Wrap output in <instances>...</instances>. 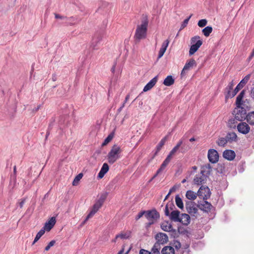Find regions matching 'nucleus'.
<instances>
[{
  "instance_id": "15",
  "label": "nucleus",
  "mask_w": 254,
  "mask_h": 254,
  "mask_svg": "<svg viewBox=\"0 0 254 254\" xmlns=\"http://www.w3.org/2000/svg\"><path fill=\"white\" fill-rule=\"evenodd\" d=\"M158 80V76L153 78L144 87L143 91L146 92L150 90L156 84Z\"/></svg>"
},
{
  "instance_id": "4",
  "label": "nucleus",
  "mask_w": 254,
  "mask_h": 254,
  "mask_svg": "<svg viewBox=\"0 0 254 254\" xmlns=\"http://www.w3.org/2000/svg\"><path fill=\"white\" fill-rule=\"evenodd\" d=\"M191 46L190 51L189 55H193L200 48L202 44V41L200 40V38L198 36H194L191 39Z\"/></svg>"
},
{
  "instance_id": "11",
  "label": "nucleus",
  "mask_w": 254,
  "mask_h": 254,
  "mask_svg": "<svg viewBox=\"0 0 254 254\" xmlns=\"http://www.w3.org/2000/svg\"><path fill=\"white\" fill-rule=\"evenodd\" d=\"M186 209L188 213L193 215H194L198 211V209L196 206L195 204L193 202H187Z\"/></svg>"
},
{
  "instance_id": "2",
  "label": "nucleus",
  "mask_w": 254,
  "mask_h": 254,
  "mask_svg": "<svg viewBox=\"0 0 254 254\" xmlns=\"http://www.w3.org/2000/svg\"><path fill=\"white\" fill-rule=\"evenodd\" d=\"M122 150L119 145H114L107 155L108 162L113 164L121 158V154Z\"/></svg>"
},
{
  "instance_id": "30",
  "label": "nucleus",
  "mask_w": 254,
  "mask_h": 254,
  "mask_svg": "<svg viewBox=\"0 0 254 254\" xmlns=\"http://www.w3.org/2000/svg\"><path fill=\"white\" fill-rule=\"evenodd\" d=\"M226 138L228 141L233 142L237 141L238 140V136L237 134L234 132L228 133L226 135Z\"/></svg>"
},
{
  "instance_id": "41",
  "label": "nucleus",
  "mask_w": 254,
  "mask_h": 254,
  "mask_svg": "<svg viewBox=\"0 0 254 254\" xmlns=\"http://www.w3.org/2000/svg\"><path fill=\"white\" fill-rule=\"evenodd\" d=\"M45 231V230L42 229L39 231V232L37 234L33 242V245H34L36 242H37L40 238L44 234Z\"/></svg>"
},
{
  "instance_id": "12",
  "label": "nucleus",
  "mask_w": 254,
  "mask_h": 254,
  "mask_svg": "<svg viewBox=\"0 0 254 254\" xmlns=\"http://www.w3.org/2000/svg\"><path fill=\"white\" fill-rule=\"evenodd\" d=\"M157 242L156 243H159L160 244H164L166 243L168 241V237L166 234L163 233H158L155 236Z\"/></svg>"
},
{
  "instance_id": "50",
  "label": "nucleus",
  "mask_w": 254,
  "mask_h": 254,
  "mask_svg": "<svg viewBox=\"0 0 254 254\" xmlns=\"http://www.w3.org/2000/svg\"><path fill=\"white\" fill-rule=\"evenodd\" d=\"M166 51V50L165 49L162 48H160L158 53V59H159L163 57Z\"/></svg>"
},
{
  "instance_id": "63",
  "label": "nucleus",
  "mask_w": 254,
  "mask_h": 254,
  "mask_svg": "<svg viewBox=\"0 0 254 254\" xmlns=\"http://www.w3.org/2000/svg\"><path fill=\"white\" fill-rule=\"evenodd\" d=\"M13 173H14V179H15V175H16V166H14V167H13Z\"/></svg>"
},
{
  "instance_id": "20",
  "label": "nucleus",
  "mask_w": 254,
  "mask_h": 254,
  "mask_svg": "<svg viewBox=\"0 0 254 254\" xmlns=\"http://www.w3.org/2000/svg\"><path fill=\"white\" fill-rule=\"evenodd\" d=\"M245 94V90H242L236 98V105L243 106L245 102L243 99Z\"/></svg>"
},
{
  "instance_id": "35",
  "label": "nucleus",
  "mask_w": 254,
  "mask_h": 254,
  "mask_svg": "<svg viewBox=\"0 0 254 254\" xmlns=\"http://www.w3.org/2000/svg\"><path fill=\"white\" fill-rule=\"evenodd\" d=\"M228 142L226 137H219L216 141L217 144L219 146L224 147Z\"/></svg>"
},
{
  "instance_id": "31",
  "label": "nucleus",
  "mask_w": 254,
  "mask_h": 254,
  "mask_svg": "<svg viewBox=\"0 0 254 254\" xmlns=\"http://www.w3.org/2000/svg\"><path fill=\"white\" fill-rule=\"evenodd\" d=\"M175 80L172 76L168 75L164 80L163 84L167 86H170L174 83Z\"/></svg>"
},
{
  "instance_id": "46",
  "label": "nucleus",
  "mask_w": 254,
  "mask_h": 254,
  "mask_svg": "<svg viewBox=\"0 0 254 254\" xmlns=\"http://www.w3.org/2000/svg\"><path fill=\"white\" fill-rule=\"evenodd\" d=\"M179 148L177 147L176 146L172 149L170 151L169 154L167 156L168 157H170V158H172V156L175 154V153L178 151Z\"/></svg>"
},
{
  "instance_id": "47",
  "label": "nucleus",
  "mask_w": 254,
  "mask_h": 254,
  "mask_svg": "<svg viewBox=\"0 0 254 254\" xmlns=\"http://www.w3.org/2000/svg\"><path fill=\"white\" fill-rule=\"evenodd\" d=\"M241 89V86L238 84L235 89L232 91V96L234 97Z\"/></svg>"
},
{
  "instance_id": "17",
  "label": "nucleus",
  "mask_w": 254,
  "mask_h": 254,
  "mask_svg": "<svg viewBox=\"0 0 254 254\" xmlns=\"http://www.w3.org/2000/svg\"><path fill=\"white\" fill-rule=\"evenodd\" d=\"M56 223V219L54 217H52L48 222H47L43 229L47 231H50L52 228L54 227Z\"/></svg>"
},
{
  "instance_id": "13",
  "label": "nucleus",
  "mask_w": 254,
  "mask_h": 254,
  "mask_svg": "<svg viewBox=\"0 0 254 254\" xmlns=\"http://www.w3.org/2000/svg\"><path fill=\"white\" fill-rule=\"evenodd\" d=\"M196 62H195V60L193 59H190V61H188L186 63V64L181 72V75H185L187 71L190 69L191 68H192V67L194 65H196Z\"/></svg>"
},
{
  "instance_id": "61",
  "label": "nucleus",
  "mask_w": 254,
  "mask_h": 254,
  "mask_svg": "<svg viewBox=\"0 0 254 254\" xmlns=\"http://www.w3.org/2000/svg\"><path fill=\"white\" fill-rule=\"evenodd\" d=\"M251 95L253 99L254 100V87L251 90Z\"/></svg>"
},
{
  "instance_id": "51",
  "label": "nucleus",
  "mask_w": 254,
  "mask_h": 254,
  "mask_svg": "<svg viewBox=\"0 0 254 254\" xmlns=\"http://www.w3.org/2000/svg\"><path fill=\"white\" fill-rule=\"evenodd\" d=\"M251 77L250 74L247 75L241 81L242 83L246 85V84L248 82Z\"/></svg>"
},
{
  "instance_id": "48",
  "label": "nucleus",
  "mask_w": 254,
  "mask_h": 254,
  "mask_svg": "<svg viewBox=\"0 0 254 254\" xmlns=\"http://www.w3.org/2000/svg\"><path fill=\"white\" fill-rule=\"evenodd\" d=\"M55 243H56V241L55 240L51 241L48 244V245L45 247V251H49L50 250V249L51 248V247L53 246L55 244Z\"/></svg>"
},
{
  "instance_id": "19",
  "label": "nucleus",
  "mask_w": 254,
  "mask_h": 254,
  "mask_svg": "<svg viewBox=\"0 0 254 254\" xmlns=\"http://www.w3.org/2000/svg\"><path fill=\"white\" fill-rule=\"evenodd\" d=\"M178 222L182 223L183 225H188L190 223V217L187 214H182Z\"/></svg>"
},
{
  "instance_id": "54",
  "label": "nucleus",
  "mask_w": 254,
  "mask_h": 254,
  "mask_svg": "<svg viewBox=\"0 0 254 254\" xmlns=\"http://www.w3.org/2000/svg\"><path fill=\"white\" fill-rule=\"evenodd\" d=\"M139 254H150V252L144 249H141L140 250Z\"/></svg>"
},
{
  "instance_id": "16",
  "label": "nucleus",
  "mask_w": 254,
  "mask_h": 254,
  "mask_svg": "<svg viewBox=\"0 0 254 254\" xmlns=\"http://www.w3.org/2000/svg\"><path fill=\"white\" fill-rule=\"evenodd\" d=\"M234 85V82L233 80H232L231 82H230L227 86L225 88V91L226 93V94L225 95V98L226 99L229 98H232L234 96H232V91L231 90L233 88V86Z\"/></svg>"
},
{
  "instance_id": "25",
  "label": "nucleus",
  "mask_w": 254,
  "mask_h": 254,
  "mask_svg": "<svg viewBox=\"0 0 254 254\" xmlns=\"http://www.w3.org/2000/svg\"><path fill=\"white\" fill-rule=\"evenodd\" d=\"M55 16L56 19H60L62 20H66V23L72 25L73 24V22L74 21V18L73 17H71L70 18H67L66 17L62 16L59 14L55 13Z\"/></svg>"
},
{
  "instance_id": "24",
  "label": "nucleus",
  "mask_w": 254,
  "mask_h": 254,
  "mask_svg": "<svg viewBox=\"0 0 254 254\" xmlns=\"http://www.w3.org/2000/svg\"><path fill=\"white\" fill-rule=\"evenodd\" d=\"M161 229L166 232H171L173 230L172 224L168 221L163 222L161 225Z\"/></svg>"
},
{
  "instance_id": "8",
  "label": "nucleus",
  "mask_w": 254,
  "mask_h": 254,
  "mask_svg": "<svg viewBox=\"0 0 254 254\" xmlns=\"http://www.w3.org/2000/svg\"><path fill=\"white\" fill-rule=\"evenodd\" d=\"M145 217L150 221L149 225L154 223V220L159 217V214L155 210H152L146 212Z\"/></svg>"
},
{
  "instance_id": "55",
  "label": "nucleus",
  "mask_w": 254,
  "mask_h": 254,
  "mask_svg": "<svg viewBox=\"0 0 254 254\" xmlns=\"http://www.w3.org/2000/svg\"><path fill=\"white\" fill-rule=\"evenodd\" d=\"M130 250V248H129V249L127 252H126L125 254H124V246H123L122 249L118 252V254H128Z\"/></svg>"
},
{
  "instance_id": "7",
  "label": "nucleus",
  "mask_w": 254,
  "mask_h": 254,
  "mask_svg": "<svg viewBox=\"0 0 254 254\" xmlns=\"http://www.w3.org/2000/svg\"><path fill=\"white\" fill-rule=\"evenodd\" d=\"M237 129L239 133L244 135L248 134L251 130V127L249 125L248 123L243 121L240 122L238 124Z\"/></svg>"
},
{
  "instance_id": "27",
  "label": "nucleus",
  "mask_w": 254,
  "mask_h": 254,
  "mask_svg": "<svg viewBox=\"0 0 254 254\" xmlns=\"http://www.w3.org/2000/svg\"><path fill=\"white\" fill-rule=\"evenodd\" d=\"M129 234L128 233L126 232H122L118 235H117L115 237V238L112 240V242L114 243H116L118 239H127L129 238Z\"/></svg>"
},
{
  "instance_id": "33",
  "label": "nucleus",
  "mask_w": 254,
  "mask_h": 254,
  "mask_svg": "<svg viewBox=\"0 0 254 254\" xmlns=\"http://www.w3.org/2000/svg\"><path fill=\"white\" fill-rule=\"evenodd\" d=\"M162 254H175L174 249L170 246L165 247L161 251Z\"/></svg>"
},
{
  "instance_id": "6",
  "label": "nucleus",
  "mask_w": 254,
  "mask_h": 254,
  "mask_svg": "<svg viewBox=\"0 0 254 254\" xmlns=\"http://www.w3.org/2000/svg\"><path fill=\"white\" fill-rule=\"evenodd\" d=\"M211 192L207 187L201 186L197 191V195L200 197L204 199H207L210 197Z\"/></svg>"
},
{
  "instance_id": "64",
  "label": "nucleus",
  "mask_w": 254,
  "mask_h": 254,
  "mask_svg": "<svg viewBox=\"0 0 254 254\" xmlns=\"http://www.w3.org/2000/svg\"><path fill=\"white\" fill-rule=\"evenodd\" d=\"M129 98V95H127L125 98V100L124 102L126 103L128 101Z\"/></svg>"
},
{
  "instance_id": "52",
  "label": "nucleus",
  "mask_w": 254,
  "mask_h": 254,
  "mask_svg": "<svg viewBox=\"0 0 254 254\" xmlns=\"http://www.w3.org/2000/svg\"><path fill=\"white\" fill-rule=\"evenodd\" d=\"M144 214H146V211H141L139 212L137 215L136 216V220H138L140 219Z\"/></svg>"
},
{
  "instance_id": "37",
  "label": "nucleus",
  "mask_w": 254,
  "mask_h": 254,
  "mask_svg": "<svg viewBox=\"0 0 254 254\" xmlns=\"http://www.w3.org/2000/svg\"><path fill=\"white\" fill-rule=\"evenodd\" d=\"M175 202L177 206L180 209H183L184 204L182 198L179 195H177L175 197Z\"/></svg>"
},
{
  "instance_id": "10",
  "label": "nucleus",
  "mask_w": 254,
  "mask_h": 254,
  "mask_svg": "<svg viewBox=\"0 0 254 254\" xmlns=\"http://www.w3.org/2000/svg\"><path fill=\"white\" fill-rule=\"evenodd\" d=\"M103 203H101L100 202L97 200L94 204L92 208V210H91L90 213L87 216L86 218V220H88L90 218L92 217L101 207Z\"/></svg>"
},
{
  "instance_id": "60",
  "label": "nucleus",
  "mask_w": 254,
  "mask_h": 254,
  "mask_svg": "<svg viewBox=\"0 0 254 254\" xmlns=\"http://www.w3.org/2000/svg\"><path fill=\"white\" fill-rule=\"evenodd\" d=\"M25 203V199L22 200L20 202H19V205L20 208H22Z\"/></svg>"
},
{
  "instance_id": "28",
  "label": "nucleus",
  "mask_w": 254,
  "mask_h": 254,
  "mask_svg": "<svg viewBox=\"0 0 254 254\" xmlns=\"http://www.w3.org/2000/svg\"><path fill=\"white\" fill-rule=\"evenodd\" d=\"M171 159L170 158V157H167L165 160L161 164L160 168L157 170V174H160L161 172H162L166 168V166L168 165L169 162H170Z\"/></svg>"
},
{
  "instance_id": "49",
  "label": "nucleus",
  "mask_w": 254,
  "mask_h": 254,
  "mask_svg": "<svg viewBox=\"0 0 254 254\" xmlns=\"http://www.w3.org/2000/svg\"><path fill=\"white\" fill-rule=\"evenodd\" d=\"M169 42H170V41L168 39L166 40L162 44L161 48H162L166 50V49L169 45Z\"/></svg>"
},
{
  "instance_id": "39",
  "label": "nucleus",
  "mask_w": 254,
  "mask_h": 254,
  "mask_svg": "<svg viewBox=\"0 0 254 254\" xmlns=\"http://www.w3.org/2000/svg\"><path fill=\"white\" fill-rule=\"evenodd\" d=\"M167 139V136H166L164 138H163L160 141L159 144L156 146V154L162 148V146L164 145L165 142L166 141Z\"/></svg>"
},
{
  "instance_id": "18",
  "label": "nucleus",
  "mask_w": 254,
  "mask_h": 254,
  "mask_svg": "<svg viewBox=\"0 0 254 254\" xmlns=\"http://www.w3.org/2000/svg\"><path fill=\"white\" fill-rule=\"evenodd\" d=\"M109 167L107 163H105L102 165V167L98 174V178L99 179H102L103 178L104 175L108 172L109 171Z\"/></svg>"
},
{
  "instance_id": "26",
  "label": "nucleus",
  "mask_w": 254,
  "mask_h": 254,
  "mask_svg": "<svg viewBox=\"0 0 254 254\" xmlns=\"http://www.w3.org/2000/svg\"><path fill=\"white\" fill-rule=\"evenodd\" d=\"M180 216V213L178 210H173L170 214V218L172 220L175 222H178Z\"/></svg>"
},
{
  "instance_id": "44",
  "label": "nucleus",
  "mask_w": 254,
  "mask_h": 254,
  "mask_svg": "<svg viewBox=\"0 0 254 254\" xmlns=\"http://www.w3.org/2000/svg\"><path fill=\"white\" fill-rule=\"evenodd\" d=\"M207 21L205 19H202L198 21L197 25L200 27H203L206 25Z\"/></svg>"
},
{
  "instance_id": "36",
  "label": "nucleus",
  "mask_w": 254,
  "mask_h": 254,
  "mask_svg": "<svg viewBox=\"0 0 254 254\" xmlns=\"http://www.w3.org/2000/svg\"><path fill=\"white\" fill-rule=\"evenodd\" d=\"M161 248L160 245L159 243H155L153 248H152L150 254H160V249Z\"/></svg>"
},
{
  "instance_id": "22",
  "label": "nucleus",
  "mask_w": 254,
  "mask_h": 254,
  "mask_svg": "<svg viewBox=\"0 0 254 254\" xmlns=\"http://www.w3.org/2000/svg\"><path fill=\"white\" fill-rule=\"evenodd\" d=\"M245 94V90H242L236 98V105L243 106L245 102L243 99Z\"/></svg>"
},
{
  "instance_id": "43",
  "label": "nucleus",
  "mask_w": 254,
  "mask_h": 254,
  "mask_svg": "<svg viewBox=\"0 0 254 254\" xmlns=\"http://www.w3.org/2000/svg\"><path fill=\"white\" fill-rule=\"evenodd\" d=\"M108 193L107 192H104L101 193L99 199L97 200L103 204L104 202L105 201L108 196Z\"/></svg>"
},
{
  "instance_id": "32",
  "label": "nucleus",
  "mask_w": 254,
  "mask_h": 254,
  "mask_svg": "<svg viewBox=\"0 0 254 254\" xmlns=\"http://www.w3.org/2000/svg\"><path fill=\"white\" fill-rule=\"evenodd\" d=\"M246 119L249 125L254 126V111L249 113Z\"/></svg>"
},
{
  "instance_id": "9",
  "label": "nucleus",
  "mask_w": 254,
  "mask_h": 254,
  "mask_svg": "<svg viewBox=\"0 0 254 254\" xmlns=\"http://www.w3.org/2000/svg\"><path fill=\"white\" fill-rule=\"evenodd\" d=\"M207 181V176L204 174V171H201L200 174L196 175L194 179V184L197 185H200L206 183Z\"/></svg>"
},
{
  "instance_id": "34",
  "label": "nucleus",
  "mask_w": 254,
  "mask_h": 254,
  "mask_svg": "<svg viewBox=\"0 0 254 254\" xmlns=\"http://www.w3.org/2000/svg\"><path fill=\"white\" fill-rule=\"evenodd\" d=\"M197 193H196L194 191L190 190H188L186 194V197L188 199H189L190 200H193L195 199V198L197 197Z\"/></svg>"
},
{
  "instance_id": "21",
  "label": "nucleus",
  "mask_w": 254,
  "mask_h": 254,
  "mask_svg": "<svg viewBox=\"0 0 254 254\" xmlns=\"http://www.w3.org/2000/svg\"><path fill=\"white\" fill-rule=\"evenodd\" d=\"M245 94V90H242L236 98V105L243 106L245 102L243 99Z\"/></svg>"
},
{
  "instance_id": "14",
  "label": "nucleus",
  "mask_w": 254,
  "mask_h": 254,
  "mask_svg": "<svg viewBox=\"0 0 254 254\" xmlns=\"http://www.w3.org/2000/svg\"><path fill=\"white\" fill-rule=\"evenodd\" d=\"M223 156L226 159L232 161L235 158L236 154L235 152L232 150H226L223 153Z\"/></svg>"
},
{
  "instance_id": "53",
  "label": "nucleus",
  "mask_w": 254,
  "mask_h": 254,
  "mask_svg": "<svg viewBox=\"0 0 254 254\" xmlns=\"http://www.w3.org/2000/svg\"><path fill=\"white\" fill-rule=\"evenodd\" d=\"M169 204H167L165 207V214L166 216H170L169 210L168 208Z\"/></svg>"
},
{
  "instance_id": "3",
  "label": "nucleus",
  "mask_w": 254,
  "mask_h": 254,
  "mask_svg": "<svg viewBox=\"0 0 254 254\" xmlns=\"http://www.w3.org/2000/svg\"><path fill=\"white\" fill-rule=\"evenodd\" d=\"M233 115L237 121L242 122L246 119L247 111L244 108L242 107V106H236L233 112Z\"/></svg>"
},
{
  "instance_id": "57",
  "label": "nucleus",
  "mask_w": 254,
  "mask_h": 254,
  "mask_svg": "<svg viewBox=\"0 0 254 254\" xmlns=\"http://www.w3.org/2000/svg\"><path fill=\"white\" fill-rule=\"evenodd\" d=\"M176 190V188L175 186H174L173 187L169 190V192H168V195H170L171 193L173 192H174Z\"/></svg>"
},
{
  "instance_id": "42",
  "label": "nucleus",
  "mask_w": 254,
  "mask_h": 254,
  "mask_svg": "<svg viewBox=\"0 0 254 254\" xmlns=\"http://www.w3.org/2000/svg\"><path fill=\"white\" fill-rule=\"evenodd\" d=\"M83 177V175L81 173L77 175L74 179L72 182V185L74 186H77L78 184L79 181Z\"/></svg>"
},
{
  "instance_id": "62",
  "label": "nucleus",
  "mask_w": 254,
  "mask_h": 254,
  "mask_svg": "<svg viewBox=\"0 0 254 254\" xmlns=\"http://www.w3.org/2000/svg\"><path fill=\"white\" fill-rule=\"evenodd\" d=\"M254 56V49L253 50V52L251 54L250 57H249V60H251L253 57Z\"/></svg>"
},
{
  "instance_id": "23",
  "label": "nucleus",
  "mask_w": 254,
  "mask_h": 254,
  "mask_svg": "<svg viewBox=\"0 0 254 254\" xmlns=\"http://www.w3.org/2000/svg\"><path fill=\"white\" fill-rule=\"evenodd\" d=\"M238 121L235 117H234L228 120L227 126L231 129H235L238 127Z\"/></svg>"
},
{
  "instance_id": "1",
  "label": "nucleus",
  "mask_w": 254,
  "mask_h": 254,
  "mask_svg": "<svg viewBox=\"0 0 254 254\" xmlns=\"http://www.w3.org/2000/svg\"><path fill=\"white\" fill-rule=\"evenodd\" d=\"M148 25V20L146 17H144L141 20L140 24L137 26L134 35V39L136 42H139L141 40L146 38Z\"/></svg>"
},
{
  "instance_id": "5",
  "label": "nucleus",
  "mask_w": 254,
  "mask_h": 254,
  "mask_svg": "<svg viewBox=\"0 0 254 254\" xmlns=\"http://www.w3.org/2000/svg\"><path fill=\"white\" fill-rule=\"evenodd\" d=\"M207 157L210 162L215 164L218 162L219 156L217 150L210 149L208 151Z\"/></svg>"
},
{
  "instance_id": "29",
  "label": "nucleus",
  "mask_w": 254,
  "mask_h": 254,
  "mask_svg": "<svg viewBox=\"0 0 254 254\" xmlns=\"http://www.w3.org/2000/svg\"><path fill=\"white\" fill-rule=\"evenodd\" d=\"M102 36L100 34H95L92 38L91 45L94 48L101 41Z\"/></svg>"
},
{
  "instance_id": "38",
  "label": "nucleus",
  "mask_w": 254,
  "mask_h": 254,
  "mask_svg": "<svg viewBox=\"0 0 254 254\" xmlns=\"http://www.w3.org/2000/svg\"><path fill=\"white\" fill-rule=\"evenodd\" d=\"M212 30H213L212 27L211 26H208L202 29V32L205 36L208 37L210 35V33L212 32Z\"/></svg>"
},
{
  "instance_id": "40",
  "label": "nucleus",
  "mask_w": 254,
  "mask_h": 254,
  "mask_svg": "<svg viewBox=\"0 0 254 254\" xmlns=\"http://www.w3.org/2000/svg\"><path fill=\"white\" fill-rule=\"evenodd\" d=\"M114 136V133L112 132L109 134L108 136L105 139L104 142L102 143V146L106 145L109 143L113 138Z\"/></svg>"
},
{
  "instance_id": "45",
  "label": "nucleus",
  "mask_w": 254,
  "mask_h": 254,
  "mask_svg": "<svg viewBox=\"0 0 254 254\" xmlns=\"http://www.w3.org/2000/svg\"><path fill=\"white\" fill-rule=\"evenodd\" d=\"M191 16H192V14L190 15L188 18L184 20V21H183V22L182 23V24L181 26L180 30H182L183 29H184L185 27H186L187 26V25L188 24L189 21Z\"/></svg>"
},
{
  "instance_id": "59",
  "label": "nucleus",
  "mask_w": 254,
  "mask_h": 254,
  "mask_svg": "<svg viewBox=\"0 0 254 254\" xmlns=\"http://www.w3.org/2000/svg\"><path fill=\"white\" fill-rule=\"evenodd\" d=\"M183 141L182 139H181L179 141V142L177 143V145H176V146L177 147H178L179 149V148L180 147V146L182 145V144H183Z\"/></svg>"
},
{
  "instance_id": "58",
  "label": "nucleus",
  "mask_w": 254,
  "mask_h": 254,
  "mask_svg": "<svg viewBox=\"0 0 254 254\" xmlns=\"http://www.w3.org/2000/svg\"><path fill=\"white\" fill-rule=\"evenodd\" d=\"M183 141L182 139H181L179 141V142L177 143V145H176V146L177 147H178L179 149V148L180 147V146L182 145V144H183Z\"/></svg>"
},
{
  "instance_id": "56",
  "label": "nucleus",
  "mask_w": 254,
  "mask_h": 254,
  "mask_svg": "<svg viewBox=\"0 0 254 254\" xmlns=\"http://www.w3.org/2000/svg\"><path fill=\"white\" fill-rule=\"evenodd\" d=\"M205 205H206V208L208 209H210L211 207L212 206L211 204L208 202L207 201H204Z\"/></svg>"
}]
</instances>
